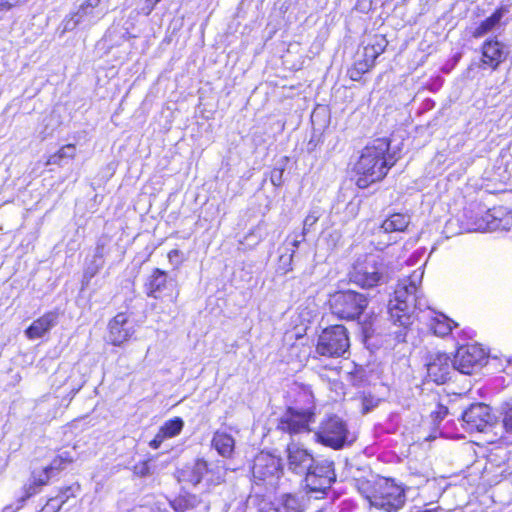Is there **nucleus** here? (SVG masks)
<instances>
[{"label": "nucleus", "mask_w": 512, "mask_h": 512, "mask_svg": "<svg viewBox=\"0 0 512 512\" xmlns=\"http://www.w3.org/2000/svg\"><path fill=\"white\" fill-rule=\"evenodd\" d=\"M350 340L343 325H331L322 330L318 336L316 353L329 358L343 357L348 353Z\"/></svg>", "instance_id": "obj_8"}, {"label": "nucleus", "mask_w": 512, "mask_h": 512, "mask_svg": "<svg viewBox=\"0 0 512 512\" xmlns=\"http://www.w3.org/2000/svg\"><path fill=\"white\" fill-rule=\"evenodd\" d=\"M133 333V326L129 322L128 316L125 313L117 314L109 322L108 340L114 346H119L127 341Z\"/></svg>", "instance_id": "obj_15"}, {"label": "nucleus", "mask_w": 512, "mask_h": 512, "mask_svg": "<svg viewBox=\"0 0 512 512\" xmlns=\"http://www.w3.org/2000/svg\"><path fill=\"white\" fill-rule=\"evenodd\" d=\"M452 360L446 353L431 352L426 359L427 376L437 384H443L450 378L454 369Z\"/></svg>", "instance_id": "obj_14"}, {"label": "nucleus", "mask_w": 512, "mask_h": 512, "mask_svg": "<svg viewBox=\"0 0 512 512\" xmlns=\"http://www.w3.org/2000/svg\"><path fill=\"white\" fill-rule=\"evenodd\" d=\"M92 11L93 9H90L85 3H83L74 14L82 22L86 17L91 16Z\"/></svg>", "instance_id": "obj_44"}, {"label": "nucleus", "mask_w": 512, "mask_h": 512, "mask_svg": "<svg viewBox=\"0 0 512 512\" xmlns=\"http://www.w3.org/2000/svg\"><path fill=\"white\" fill-rule=\"evenodd\" d=\"M373 67L370 66L367 61H364L362 58H359L353 65L351 69L348 70V75L351 80L359 81L363 74L370 71Z\"/></svg>", "instance_id": "obj_32"}, {"label": "nucleus", "mask_w": 512, "mask_h": 512, "mask_svg": "<svg viewBox=\"0 0 512 512\" xmlns=\"http://www.w3.org/2000/svg\"><path fill=\"white\" fill-rule=\"evenodd\" d=\"M183 427L184 423L181 418H171L167 420L149 442V446L152 449H158L166 439L177 436L182 431Z\"/></svg>", "instance_id": "obj_18"}, {"label": "nucleus", "mask_w": 512, "mask_h": 512, "mask_svg": "<svg viewBox=\"0 0 512 512\" xmlns=\"http://www.w3.org/2000/svg\"><path fill=\"white\" fill-rule=\"evenodd\" d=\"M410 223V217L402 213H394L380 226L383 233L403 232Z\"/></svg>", "instance_id": "obj_27"}, {"label": "nucleus", "mask_w": 512, "mask_h": 512, "mask_svg": "<svg viewBox=\"0 0 512 512\" xmlns=\"http://www.w3.org/2000/svg\"><path fill=\"white\" fill-rule=\"evenodd\" d=\"M211 444L222 457H232L235 448V440L228 433L216 431L211 440Z\"/></svg>", "instance_id": "obj_24"}, {"label": "nucleus", "mask_w": 512, "mask_h": 512, "mask_svg": "<svg viewBox=\"0 0 512 512\" xmlns=\"http://www.w3.org/2000/svg\"><path fill=\"white\" fill-rule=\"evenodd\" d=\"M148 297L167 300L175 303L179 296L178 283L175 277H170L167 272L155 268L145 283Z\"/></svg>", "instance_id": "obj_10"}, {"label": "nucleus", "mask_w": 512, "mask_h": 512, "mask_svg": "<svg viewBox=\"0 0 512 512\" xmlns=\"http://www.w3.org/2000/svg\"><path fill=\"white\" fill-rule=\"evenodd\" d=\"M11 8L8 7L5 0H0V13L6 12Z\"/></svg>", "instance_id": "obj_53"}, {"label": "nucleus", "mask_w": 512, "mask_h": 512, "mask_svg": "<svg viewBox=\"0 0 512 512\" xmlns=\"http://www.w3.org/2000/svg\"><path fill=\"white\" fill-rule=\"evenodd\" d=\"M439 508H434V509H425V510H421L419 512H438Z\"/></svg>", "instance_id": "obj_55"}, {"label": "nucleus", "mask_w": 512, "mask_h": 512, "mask_svg": "<svg viewBox=\"0 0 512 512\" xmlns=\"http://www.w3.org/2000/svg\"><path fill=\"white\" fill-rule=\"evenodd\" d=\"M507 10L503 7L498 8L491 16L482 21L473 31V37L481 38L490 31L494 30L500 23Z\"/></svg>", "instance_id": "obj_26"}, {"label": "nucleus", "mask_w": 512, "mask_h": 512, "mask_svg": "<svg viewBox=\"0 0 512 512\" xmlns=\"http://www.w3.org/2000/svg\"><path fill=\"white\" fill-rule=\"evenodd\" d=\"M307 234H304V232L302 231L300 234H293V235H290L288 237L289 238H292L291 239V245L293 246V250H295L296 248L299 247L300 243H302L304 240H305V237H306Z\"/></svg>", "instance_id": "obj_45"}, {"label": "nucleus", "mask_w": 512, "mask_h": 512, "mask_svg": "<svg viewBox=\"0 0 512 512\" xmlns=\"http://www.w3.org/2000/svg\"><path fill=\"white\" fill-rule=\"evenodd\" d=\"M360 401L363 414L372 412L375 407L382 403L381 399L375 398L371 395L363 396Z\"/></svg>", "instance_id": "obj_34"}, {"label": "nucleus", "mask_w": 512, "mask_h": 512, "mask_svg": "<svg viewBox=\"0 0 512 512\" xmlns=\"http://www.w3.org/2000/svg\"><path fill=\"white\" fill-rule=\"evenodd\" d=\"M295 254V250H292L289 254H283L279 258L278 272L281 274H287L292 270V259Z\"/></svg>", "instance_id": "obj_35"}, {"label": "nucleus", "mask_w": 512, "mask_h": 512, "mask_svg": "<svg viewBox=\"0 0 512 512\" xmlns=\"http://www.w3.org/2000/svg\"><path fill=\"white\" fill-rule=\"evenodd\" d=\"M282 473L283 467L279 457L260 451L253 458L251 475L256 485H274Z\"/></svg>", "instance_id": "obj_9"}, {"label": "nucleus", "mask_w": 512, "mask_h": 512, "mask_svg": "<svg viewBox=\"0 0 512 512\" xmlns=\"http://www.w3.org/2000/svg\"><path fill=\"white\" fill-rule=\"evenodd\" d=\"M424 270L420 267L414 270L407 278L399 280L394 298L389 301L388 313L390 320L404 328L413 324L416 310L426 307L420 285Z\"/></svg>", "instance_id": "obj_1"}, {"label": "nucleus", "mask_w": 512, "mask_h": 512, "mask_svg": "<svg viewBox=\"0 0 512 512\" xmlns=\"http://www.w3.org/2000/svg\"><path fill=\"white\" fill-rule=\"evenodd\" d=\"M458 422L463 432L487 433L498 423V418H458Z\"/></svg>", "instance_id": "obj_20"}, {"label": "nucleus", "mask_w": 512, "mask_h": 512, "mask_svg": "<svg viewBox=\"0 0 512 512\" xmlns=\"http://www.w3.org/2000/svg\"><path fill=\"white\" fill-rule=\"evenodd\" d=\"M449 437H455V438H464V435L462 433L455 432L453 434L448 435Z\"/></svg>", "instance_id": "obj_54"}, {"label": "nucleus", "mask_w": 512, "mask_h": 512, "mask_svg": "<svg viewBox=\"0 0 512 512\" xmlns=\"http://www.w3.org/2000/svg\"><path fill=\"white\" fill-rule=\"evenodd\" d=\"M161 0H145L144 7L142 8V11L145 15H149L157 3H159Z\"/></svg>", "instance_id": "obj_46"}, {"label": "nucleus", "mask_w": 512, "mask_h": 512, "mask_svg": "<svg viewBox=\"0 0 512 512\" xmlns=\"http://www.w3.org/2000/svg\"><path fill=\"white\" fill-rule=\"evenodd\" d=\"M329 308L333 315L342 320H356L367 308V297L353 290L336 291L329 297Z\"/></svg>", "instance_id": "obj_7"}, {"label": "nucleus", "mask_w": 512, "mask_h": 512, "mask_svg": "<svg viewBox=\"0 0 512 512\" xmlns=\"http://www.w3.org/2000/svg\"><path fill=\"white\" fill-rule=\"evenodd\" d=\"M366 498L370 506L385 512H398L406 503V488L392 478L379 477Z\"/></svg>", "instance_id": "obj_4"}, {"label": "nucleus", "mask_w": 512, "mask_h": 512, "mask_svg": "<svg viewBox=\"0 0 512 512\" xmlns=\"http://www.w3.org/2000/svg\"><path fill=\"white\" fill-rule=\"evenodd\" d=\"M501 413L504 416H512V398L501 405Z\"/></svg>", "instance_id": "obj_47"}, {"label": "nucleus", "mask_w": 512, "mask_h": 512, "mask_svg": "<svg viewBox=\"0 0 512 512\" xmlns=\"http://www.w3.org/2000/svg\"><path fill=\"white\" fill-rule=\"evenodd\" d=\"M503 425L507 431H512V417L503 418Z\"/></svg>", "instance_id": "obj_51"}, {"label": "nucleus", "mask_w": 512, "mask_h": 512, "mask_svg": "<svg viewBox=\"0 0 512 512\" xmlns=\"http://www.w3.org/2000/svg\"><path fill=\"white\" fill-rule=\"evenodd\" d=\"M200 501L198 495L183 490L170 501V506L175 512H187L196 508Z\"/></svg>", "instance_id": "obj_23"}, {"label": "nucleus", "mask_w": 512, "mask_h": 512, "mask_svg": "<svg viewBox=\"0 0 512 512\" xmlns=\"http://www.w3.org/2000/svg\"><path fill=\"white\" fill-rule=\"evenodd\" d=\"M361 58L364 60V61H367V63L370 64V66H374L375 64V60L378 58V56H376L375 52L372 51L369 47H367V45L363 48V53L361 55Z\"/></svg>", "instance_id": "obj_43"}, {"label": "nucleus", "mask_w": 512, "mask_h": 512, "mask_svg": "<svg viewBox=\"0 0 512 512\" xmlns=\"http://www.w3.org/2000/svg\"><path fill=\"white\" fill-rule=\"evenodd\" d=\"M430 325L434 333L441 337L448 335L452 331L453 327L456 326L454 321L444 314H439L433 318Z\"/></svg>", "instance_id": "obj_30"}, {"label": "nucleus", "mask_w": 512, "mask_h": 512, "mask_svg": "<svg viewBox=\"0 0 512 512\" xmlns=\"http://www.w3.org/2000/svg\"><path fill=\"white\" fill-rule=\"evenodd\" d=\"M336 480L334 463L327 460H315L305 475V486L309 492L326 493Z\"/></svg>", "instance_id": "obj_11"}, {"label": "nucleus", "mask_w": 512, "mask_h": 512, "mask_svg": "<svg viewBox=\"0 0 512 512\" xmlns=\"http://www.w3.org/2000/svg\"><path fill=\"white\" fill-rule=\"evenodd\" d=\"M500 210L492 209L485 212L483 216L478 218L473 224L475 231H495L505 229L508 222L499 217Z\"/></svg>", "instance_id": "obj_19"}, {"label": "nucleus", "mask_w": 512, "mask_h": 512, "mask_svg": "<svg viewBox=\"0 0 512 512\" xmlns=\"http://www.w3.org/2000/svg\"><path fill=\"white\" fill-rule=\"evenodd\" d=\"M134 471L141 477L147 476L150 473L149 460H144L134 466Z\"/></svg>", "instance_id": "obj_41"}, {"label": "nucleus", "mask_w": 512, "mask_h": 512, "mask_svg": "<svg viewBox=\"0 0 512 512\" xmlns=\"http://www.w3.org/2000/svg\"><path fill=\"white\" fill-rule=\"evenodd\" d=\"M95 271L90 273V277L94 276Z\"/></svg>", "instance_id": "obj_56"}, {"label": "nucleus", "mask_w": 512, "mask_h": 512, "mask_svg": "<svg viewBox=\"0 0 512 512\" xmlns=\"http://www.w3.org/2000/svg\"><path fill=\"white\" fill-rule=\"evenodd\" d=\"M320 217V212L316 209H313L309 212V214L305 217L303 221V232L307 234L311 231L313 226L317 223Z\"/></svg>", "instance_id": "obj_37"}, {"label": "nucleus", "mask_w": 512, "mask_h": 512, "mask_svg": "<svg viewBox=\"0 0 512 512\" xmlns=\"http://www.w3.org/2000/svg\"><path fill=\"white\" fill-rule=\"evenodd\" d=\"M314 461L312 455L303 448L294 446L288 450V465L294 472L308 470V467Z\"/></svg>", "instance_id": "obj_22"}, {"label": "nucleus", "mask_w": 512, "mask_h": 512, "mask_svg": "<svg viewBox=\"0 0 512 512\" xmlns=\"http://www.w3.org/2000/svg\"><path fill=\"white\" fill-rule=\"evenodd\" d=\"M503 45L494 39L487 40L482 46V63L496 69L505 60Z\"/></svg>", "instance_id": "obj_17"}, {"label": "nucleus", "mask_w": 512, "mask_h": 512, "mask_svg": "<svg viewBox=\"0 0 512 512\" xmlns=\"http://www.w3.org/2000/svg\"><path fill=\"white\" fill-rule=\"evenodd\" d=\"M388 150L389 142L384 138L374 140L363 149L355 165V171L359 175L358 187L366 188L385 177L389 167L395 163L391 155H386Z\"/></svg>", "instance_id": "obj_2"}, {"label": "nucleus", "mask_w": 512, "mask_h": 512, "mask_svg": "<svg viewBox=\"0 0 512 512\" xmlns=\"http://www.w3.org/2000/svg\"><path fill=\"white\" fill-rule=\"evenodd\" d=\"M291 416H305V417H308V416H315V412L313 410H311L310 408H307V409H301V410H297L295 412H292Z\"/></svg>", "instance_id": "obj_49"}, {"label": "nucleus", "mask_w": 512, "mask_h": 512, "mask_svg": "<svg viewBox=\"0 0 512 512\" xmlns=\"http://www.w3.org/2000/svg\"><path fill=\"white\" fill-rule=\"evenodd\" d=\"M100 2H101V0H86L84 3L90 9H94V8H96L99 5Z\"/></svg>", "instance_id": "obj_50"}, {"label": "nucleus", "mask_w": 512, "mask_h": 512, "mask_svg": "<svg viewBox=\"0 0 512 512\" xmlns=\"http://www.w3.org/2000/svg\"><path fill=\"white\" fill-rule=\"evenodd\" d=\"M74 462V458L70 452L64 451L57 454L51 463L43 468L44 472L51 476L53 471H61Z\"/></svg>", "instance_id": "obj_29"}, {"label": "nucleus", "mask_w": 512, "mask_h": 512, "mask_svg": "<svg viewBox=\"0 0 512 512\" xmlns=\"http://www.w3.org/2000/svg\"><path fill=\"white\" fill-rule=\"evenodd\" d=\"M305 505L302 500L296 495L287 493L281 496L276 507L275 512H304Z\"/></svg>", "instance_id": "obj_28"}, {"label": "nucleus", "mask_w": 512, "mask_h": 512, "mask_svg": "<svg viewBox=\"0 0 512 512\" xmlns=\"http://www.w3.org/2000/svg\"><path fill=\"white\" fill-rule=\"evenodd\" d=\"M486 360L483 349L476 345L460 347L452 360L454 370L463 374H471L481 368Z\"/></svg>", "instance_id": "obj_12"}, {"label": "nucleus", "mask_w": 512, "mask_h": 512, "mask_svg": "<svg viewBox=\"0 0 512 512\" xmlns=\"http://www.w3.org/2000/svg\"><path fill=\"white\" fill-rule=\"evenodd\" d=\"M81 23V21L79 20L78 17H76V15L73 13L71 14L69 17L65 18L64 21H63V31L66 32V31H72L74 30L79 24Z\"/></svg>", "instance_id": "obj_40"}, {"label": "nucleus", "mask_w": 512, "mask_h": 512, "mask_svg": "<svg viewBox=\"0 0 512 512\" xmlns=\"http://www.w3.org/2000/svg\"><path fill=\"white\" fill-rule=\"evenodd\" d=\"M169 262L175 267H179L183 261L182 253L178 249H173L168 253Z\"/></svg>", "instance_id": "obj_42"}, {"label": "nucleus", "mask_w": 512, "mask_h": 512, "mask_svg": "<svg viewBox=\"0 0 512 512\" xmlns=\"http://www.w3.org/2000/svg\"><path fill=\"white\" fill-rule=\"evenodd\" d=\"M466 397L459 396L453 401H449V406L443 403H438V410L431 412L430 416H445L447 414H457L460 411V416H490L491 408L484 403H464Z\"/></svg>", "instance_id": "obj_13"}, {"label": "nucleus", "mask_w": 512, "mask_h": 512, "mask_svg": "<svg viewBox=\"0 0 512 512\" xmlns=\"http://www.w3.org/2000/svg\"><path fill=\"white\" fill-rule=\"evenodd\" d=\"M6 1V4L8 5L9 8H12L16 5H19V4H22V3H25L26 0H5Z\"/></svg>", "instance_id": "obj_52"}, {"label": "nucleus", "mask_w": 512, "mask_h": 512, "mask_svg": "<svg viewBox=\"0 0 512 512\" xmlns=\"http://www.w3.org/2000/svg\"><path fill=\"white\" fill-rule=\"evenodd\" d=\"M283 173H284V168H273L271 170L270 181L274 186L279 187L282 185Z\"/></svg>", "instance_id": "obj_39"}, {"label": "nucleus", "mask_w": 512, "mask_h": 512, "mask_svg": "<svg viewBox=\"0 0 512 512\" xmlns=\"http://www.w3.org/2000/svg\"><path fill=\"white\" fill-rule=\"evenodd\" d=\"M49 482L50 475L45 473L43 469L39 475H37L35 472H32L29 482L24 484L22 487V496L20 501L23 503L33 496L39 494L43 487L48 485Z\"/></svg>", "instance_id": "obj_21"}, {"label": "nucleus", "mask_w": 512, "mask_h": 512, "mask_svg": "<svg viewBox=\"0 0 512 512\" xmlns=\"http://www.w3.org/2000/svg\"><path fill=\"white\" fill-rule=\"evenodd\" d=\"M316 440L334 450L342 449L357 440V432L351 430L343 418H324L315 432Z\"/></svg>", "instance_id": "obj_6"}, {"label": "nucleus", "mask_w": 512, "mask_h": 512, "mask_svg": "<svg viewBox=\"0 0 512 512\" xmlns=\"http://www.w3.org/2000/svg\"><path fill=\"white\" fill-rule=\"evenodd\" d=\"M388 41L384 36H376L373 41L367 45L372 51L375 52L376 56H380L386 49Z\"/></svg>", "instance_id": "obj_36"}, {"label": "nucleus", "mask_w": 512, "mask_h": 512, "mask_svg": "<svg viewBox=\"0 0 512 512\" xmlns=\"http://www.w3.org/2000/svg\"><path fill=\"white\" fill-rule=\"evenodd\" d=\"M81 491V485L78 482H74L70 485L60 487L57 491V495L53 496L57 498L59 503L63 506L70 499L76 498Z\"/></svg>", "instance_id": "obj_31"}, {"label": "nucleus", "mask_w": 512, "mask_h": 512, "mask_svg": "<svg viewBox=\"0 0 512 512\" xmlns=\"http://www.w3.org/2000/svg\"><path fill=\"white\" fill-rule=\"evenodd\" d=\"M62 505L57 498L49 497L38 512H60Z\"/></svg>", "instance_id": "obj_38"}, {"label": "nucleus", "mask_w": 512, "mask_h": 512, "mask_svg": "<svg viewBox=\"0 0 512 512\" xmlns=\"http://www.w3.org/2000/svg\"><path fill=\"white\" fill-rule=\"evenodd\" d=\"M58 320L59 313L57 311L47 312L32 322V324L25 330V335L30 340L42 338L58 324Z\"/></svg>", "instance_id": "obj_16"}, {"label": "nucleus", "mask_w": 512, "mask_h": 512, "mask_svg": "<svg viewBox=\"0 0 512 512\" xmlns=\"http://www.w3.org/2000/svg\"><path fill=\"white\" fill-rule=\"evenodd\" d=\"M392 271L384 259L375 254L357 258L348 273L349 281L363 289H370L388 282Z\"/></svg>", "instance_id": "obj_3"}, {"label": "nucleus", "mask_w": 512, "mask_h": 512, "mask_svg": "<svg viewBox=\"0 0 512 512\" xmlns=\"http://www.w3.org/2000/svg\"><path fill=\"white\" fill-rule=\"evenodd\" d=\"M312 420L314 418H281L279 428L290 435L309 433Z\"/></svg>", "instance_id": "obj_25"}, {"label": "nucleus", "mask_w": 512, "mask_h": 512, "mask_svg": "<svg viewBox=\"0 0 512 512\" xmlns=\"http://www.w3.org/2000/svg\"><path fill=\"white\" fill-rule=\"evenodd\" d=\"M76 147L73 144L63 146L56 154L52 155L49 159L50 164H61L64 158H73L75 156Z\"/></svg>", "instance_id": "obj_33"}, {"label": "nucleus", "mask_w": 512, "mask_h": 512, "mask_svg": "<svg viewBox=\"0 0 512 512\" xmlns=\"http://www.w3.org/2000/svg\"><path fill=\"white\" fill-rule=\"evenodd\" d=\"M386 422H387V427L386 429L382 430V425H379L378 426V429L380 430L379 432L380 433H393L396 431V425L392 422V419L391 418H387L386 419Z\"/></svg>", "instance_id": "obj_48"}, {"label": "nucleus", "mask_w": 512, "mask_h": 512, "mask_svg": "<svg viewBox=\"0 0 512 512\" xmlns=\"http://www.w3.org/2000/svg\"><path fill=\"white\" fill-rule=\"evenodd\" d=\"M226 469L219 462H208L204 458H197L192 464H186L178 470L180 481L197 486L202 481L208 487L221 485L225 482Z\"/></svg>", "instance_id": "obj_5"}]
</instances>
